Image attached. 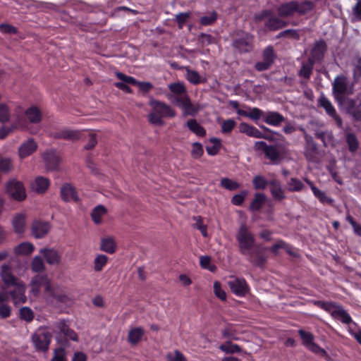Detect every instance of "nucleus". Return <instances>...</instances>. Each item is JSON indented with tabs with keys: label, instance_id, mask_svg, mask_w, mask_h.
I'll list each match as a JSON object with an SVG mask.
<instances>
[{
	"label": "nucleus",
	"instance_id": "nucleus-1",
	"mask_svg": "<svg viewBox=\"0 0 361 361\" xmlns=\"http://www.w3.org/2000/svg\"><path fill=\"white\" fill-rule=\"evenodd\" d=\"M1 278L5 286L8 288L14 287V289L9 291L14 305H18L25 303L27 297L25 295L26 285L20 279L16 277L12 271L11 266L8 264H3L1 267Z\"/></svg>",
	"mask_w": 361,
	"mask_h": 361
},
{
	"label": "nucleus",
	"instance_id": "nucleus-2",
	"mask_svg": "<svg viewBox=\"0 0 361 361\" xmlns=\"http://www.w3.org/2000/svg\"><path fill=\"white\" fill-rule=\"evenodd\" d=\"M152 107V112L148 115V121L155 126H162L164 125L163 117H175L176 111L164 102L151 99L149 102Z\"/></svg>",
	"mask_w": 361,
	"mask_h": 361
},
{
	"label": "nucleus",
	"instance_id": "nucleus-3",
	"mask_svg": "<svg viewBox=\"0 0 361 361\" xmlns=\"http://www.w3.org/2000/svg\"><path fill=\"white\" fill-rule=\"evenodd\" d=\"M314 4L310 1H304L298 2L297 1H291L280 5L276 11L279 17L286 18L293 16L295 13L299 15H305L312 10Z\"/></svg>",
	"mask_w": 361,
	"mask_h": 361
},
{
	"label": "nucleus",
	"instance_id": "nucleus-4",
	"mask_svg": "<svg viewBox=\"0 0 361 361\" xmlns=\"http://www.w3.org/2000/svg\"><path fill=\"white\" fill-rule=\"evenodd\" d=\"M236 239L238 242L239 250L244 255L249 254L257 246L255 245L254 235L245 224L240 225L236 234Z\"/></svg>",
	"mask_w": 361,
	"mask_h": 361
},
{
	"label": "nucleus",
	"instance_id": "nucleus-5",
	"mask_svg": "<svg viewBox=\"0 0 361 361\" xmlns=\"http://www.w3.org/2000/svg\"><path fill=\"white\" fill-rule=\"evenodd\" d=\"M353 93L351 88L348 86L347 78L344 76H337L333 82V94L335 99L340 105L343 104V100L347 99L344 95Z\"/></svg>",
	"mask_w": 361,
	"mask_h": 361
},
{
	"label": "nucleus",
	"instance_id": "nucleus-6",
	"mask_svg": "<svg viewBox=\"0 0 361 361\" xmlns=\"http://www.w3.org/2000/svg\"><path fill=\"white\" fill-rule=\"evenodd\" d=\"M233 46L240 53L250 52L253 48V36L248 32L238 30L235 33Z\"/></svg>",
	"mask_w": 361,
	"mask_h": 361
},
{
	"label": "nucleus",
	"instance_id": "nucleus-7",
	"mask_svg": "<svg viewBox=\"0 0 361 361\" xmlns=\"http://www.w3.org/2000/svg\"><path fill=\"white\" fill-rule=\"evenodd\" d=\"M6 192L13 200L21 202L26 197V191L23 183L17 179L9 180L5 185Z\"/></svg>",
	"mask_w": 361,
	"mask_h": 361
},
{
	"label": "nucleus",
	"instance_id": "nucleus-8",
	"mask_svg": "<svg viewBox=\"0 0 361 361\" xmlns=\"http://www.w3.org/2000/svg\"><path fill=\"white\" fill-rule=\"evenodd\" d=\"M52 335L44 328H40L32 336V341L37 350L46 352L49 349Z\"/></svg>",
	"mask_w": 361,
	"mask_h": 361
},
{
	"label": "nucleus",
	"instance_id": "nucleus-9",
	"mask_svg": "<svg viewBox=\"0 0 361 361\" xmlns=\"http://www.w3.org/2000/svg\"><path fill=\"white\" fill-rule=\"evenodd\" d=\"M41 157L44 164L45 169L48 171L59 170L62 159L54 149H49L42 153Z\"/></svg>",
	"mask_w": 361,
	"mask_h": 361
},
{
	"label": "nucleus",
	"instance_id": "nucleus-10",
	"mask_svg": "<svg viewBox=\"0 0 361 361\" xmlns=\"http://www.w3.org/2000/svg\"><path fill=\"white\" fill-rule=\"evenodd\" d=\"M173 103L183 109V116H194L199 111L198 105L192 103L188 94L183 97H174Z\"/></svg>",
	"mask_w": 361,
	"mask_h": 361
},
{
	"label": "nucleus",
	"instance_id": "nucleus-11",
	"mask_svg": "<svg viewBox=\"0 0 361 361\" xmlns=\"http://www.w3.org/2000/svg\"><path fill=\"white\" fill-rule=\"evenodd\" d=\"M30 286L31 293L37 295L39 293L42 286L44 287L45 293L47 294L54 285L51 284L47 274H37L32 278Z\"/></svg>",
	"mask_w": 361,
	"mask_h": 361
},
{
	"label": "nucleus",
	"instance_id": "nucleus-12",
	"mask_svg": "<svg viewBox=\"0 0 361 361\" xmlns=\"http://www.w3.org/2000/svg\"><path fill=\"white\" fill-rule=\"evenodd\" d=\"M47 295L62 304L68 305L73 302V298L71 293L65 287L58 285L53 286Z\"/></svg>",
	"mask_w": 361,
	"mask_h": 361
},
{
	"label": "nucleus",
	"instance_id": "nucleus-13",
	"mask_svg": "<svg viewBox=\"0 0 361 361\" xmlns=\"http://www.w3.org/2000/svg\"><path fill=\"white\" fill-rule=\"evenodd\" d=\"M228 286L231 292L239 297H244L250 290L249 286L244 279L234 276H229Z\"/></svg>",
	"mask_w": 361,
	"mask_h": 361
},
{
	"label": "nucleus",
	"instance_id": "nucleus-14",
	"mask_svg": "<svg viewBox=\"0 0 361 361\" xmlns=\"http://www.w3.org/2000/svg\"><path fill=\"white\" fill-rule=\"evenodd\" d=\"M318 105L322 107L326 113L335 120L338 127H342V118L336 114V109L331 102L324 95L322 94L319 98Z\"/></svg>",
	"mask_w": 361,
	"mask_h": 361
},
{
	"label": "nucleus",
	"instance_id": "nucleus-15",
	"mask_svg": "<svg viewBox=\"0 0 361 361\" xmlns=\"http://www.w3.org/2000/svg\"><path fill=\"white\" fill-rule=\"evenodd\" d=\"M54 139H63L75 142L81 138V132L78 130L61 129L51 134Z\"/></svg>",
	"mask_w": 361,
	"mask_h": 361
},
{
	"label": "nucleus",
	"instance_id": "nucleus-16",
	"mask_svg": "<svg viewBox=\"0 0 361 361\" xmlns=\"http://www.w3.org/2000/svg\"><path fill=\"white\" fill-rule=\"evenodd\" d=\"M264 247L257 245L249 254L246 255L248 257V260L255 266L263 268L265 262L266 257L263 255Z\"/></svg>",
	"mask_w": 361,
	"mask_h": 361
},
{
	"label": "nucleus",
	"instance_id": "nucleus-17",
	"mask_svg": "<svg viewBox=\"0 0 361 361\" xmlns=\"http://www.w3.org/2000/svg\"><path fill=\"white\" fill-rule=\"evenodd\" d=\"M305 156L308 161H313L316 154H318L317 145L313 140L312 136L305 132Z\"/></svg>",
	"mask_w": 361,
	"mask_h": 361
},
{
	"label": "nucleus",
	"instance_id": "nucleus-18",
	"mask_svg": "<svg viewBox=\"0 0 361 361\" xmlns=\"http://www.w3.org/2000/svg\"><path fill=\"white\" fill-rule=\"evenodd\" d=\"M39 252L44 256L48 264L57 265L60 264L61 256L57 250L43 247L39 250Z\"/></svg>",
	"mask_w": 361,
	"mask_h": 361
},
{
	"label": "nucleus",
	"instance_id": "nucleus-19",
	"mask_svg": "<svg viewBox=\"0 0 361 361\" xmlns=\"http://www.w3.org/2000/svg\"><path fill=\"white\" fill-rule=\"evenodd\" d=\"M50 185V180L49 178L44 176H37L31 183L30 188L32 191L37 194H44L49 189Z\"/></svg>",
	"mask_w": 361,
	"mask_h": 361
},
{
	"label": "nucleus",
	"instance_id": "nucleus-20",
	"mask_svg": "<svg viewBox=\"0 0 361 361\" xmlns=\"http://www.w3.org/2000/svg\"><path fill=\"white\" fill-rule=\"evenodd\" d=\"M38 145L33 138H29L23 142L18 148V155L20 158L25 159L32 154L37 149Z\"/></svg>",
	"mask_w": 361,
	"mask_h": 361
},
{
	"label": "nucleus",
	"instance_id": "nucleus-21",
	"mask_svg": "<svg viewBox=\"0 0 361 361\" xmlns=\"http://www.w3.org/2000/svg\"><path fill=\"white\" fill-rule=\"evenodd\" d=\"M51 226L48 222L35 221L31 227L32 233L36 238L44 237L50 231Z\"/></svg>",
	"mask_w": 361,
	"mask_h": 361
},
{
	"label": "nucleus",
	"instance_id": "nucleus-22",
	"mask_svg": "<svg viewBox=\"0 0 361 361\" xmlns=\"http://www.w3.org/2000/svg\"><path fill=\"white\" fill-rule=\"evenodd\" d=\"M342 106L355 120H361V100L359 104L356 105L355 102L351 99H344Z\"/></svg>",
	"mask_w": 361,
	"mask_h": 361
},
{
	"label": "nucleus",
	"instance_id": "nucleus-23",
	"mask_svg": "<svg viewBox=\"0 0 361 361\" xmlns=\"http://www.w3.org/2000/svg\"><path fill=\"white\" fill-rule=\"evenodd\" d=\"M24 114L30 123L38 124L42 120V113L37 106H31L26 109Z\"/></svg>",
	"mask_w": 361,
	"mask_h": 361
},
{
	"label": "nucleus",
	"instance_id": "nucleus-24",
	"mask_svg": "<svg viewBox=\"0 0 361 361\" xmlns=\"http://www.w3.org/2000/svg\"><path fill=\"white\" fill-rule=\"evenodd\" d=\"M61 197L65 202L73 200L78 202L79 198L75 188L68 183L64 184L61 188Z\"/></svg>",
	"mask_w": 361,
	"mask_h": 361
},
{
	"label": "nucleus",
	"instance_id": "nucleus-25",
	"mask_svg": "<svg viewBox=\"0 0 361 361\" xmlns=\"http://www.w3.org/2000/svg\"><path fill=\"white\" fill-rule=\"evenodd\" d=\"M326 49V45L324 40H319L315 42L314 47L311 50L310 57L314 62L323 59L324 52Z\"/></svg>",
	"mask_w": 361,
	"mask_h": 361
},
{
	"label": "nucleus",
	"instance_id": "nucleus-26",
	"mask_svg": "<svg viewBox=\"0 0 361 361\" xmlns=\"http://www.w3.org/2000/svg\"><path fill=\"white\" fill-rule=\"evenodd\" d=\"M116 243L114 238L112 236H106L101 239L100 250L109 254H113L116 250Z\"/></svg>",
	"mask_w": 361,
	"mask_h": 361
},
{
	"label": "nucleus",
	"instance_id": "nucleus-27",
	"mask_svg": "<svg viewBox=\"0 0 361 361\" xmlns=\"http://www.w3.org/2000/svg\"><path fill=\"white\" fill-rule=\"evenodd\" d=\"M145 334L143 328L140 326L131 328L128 334V341L133 345H136Z\"/></svg>",
	"mask_w": 361,
	"mask_h": 361
},
{
	"label": "nucleus",
	"instance_id": "nucleus-28",
	"mask_svg": "<svg viewBox=\"0 0 361 361\" xmlns=\"http://www.w3.org/2000/svg\"><path fill=\"white\" fill-rule=\"evenodd\" d=\"M26 216L23 213H18L15 215L12 221V225L15 233H23L25 228Z\"/></svg>",
	"mask_w": 361,
	"mask_h": 361
},
{
	"label": "nucleus",
	"instance_id": "nucleus-29",
	"mask_svg": "<svg viewBox=\"0 0 361 361\" xmlns=\"http://www.w3.org/2000/svg\"><path fill=\"white\" fill-rule=\"evenodd\" d=\"M270 191L273 197L279 201L285 199L283 190L282 189L280 182L276 179L272 180L269 182Z\"/></svg>",
	"mask_w": 361,
	"mask_h": 361
},
{
	"label": "nucleus",
	"instance_id": "nucleus-30",
	"mask_svg": "<svg viewBox=\"0 0 361 361\" xmlns=\"http://www.w3.org/2000/svg\"><path fill=\"white\" fill-rule=\"evenodd\" d=\"M335 319L341 321L345 324H349L351 323L352 319L349 314L345 310L341 305H338L336 308V310L332 311V316Z\"/></svg>",
	"mask_w": 361,
	"mask_h": 361
},
{
	"label": "nucleus",
	"instance_id": "nucleus-31",
	"mask_svg": "<svg viewBox=\"0 0 361 361\" xmlns=\"http://www.w3.org/2000/svg\"><path fill=\"white\" fill-rule=\"evenodd\" d=\"M35 250L34 245L29 242H23L16 245L13 251L17 255L28 256L31 255Z\"/></svg>",
	"mask_w": 361,
	"mask_h": 361
},
{
	"label": "nucleus",
	"instance_id": "nucleus-32",
	"mask_svg": "<svg viewBox=\"0 0 361 361\" xmlns=\"http://www.w3.org/2000/svg\"><path fill=\"white\" fill-rule=\"evenodd\" d=\"M168 87L170 91L174 94L173 96L169 97V98L173 99V102L174 97H183V95L188 94L185 86L183 82L171 83Z\"/></svg>",
	"mask_w": 361,
	"mask_h": 361
},
{
	"label": "nucleus",
	"instance_id": "nucleus-33",
	"mask_svg": "<svg viewBox=\"0 0 361 361\" xmlns=\"http://www.w3.org/2000/svg\"><path fill=\"white\" fill-rule=\"evenodd\" d=\"M239 130L241 133H245L246 135L250 137H254L257 138L264 137L267 139V137L264 136L263 134L260 133L256 128L250 126L245 123H242L240 124Z\"/></svg>",
	"mask_w": 361,
	"mask_h": 361
},
{
	"label": "nucleus",
	"instance_id": "nucleus-34",
	"mask_svg": "<svg viewBox=\"0 0 361 361\" xmlns=\"http://www.w3.org/2000/svg\"><path fill=\"white\" fill-rule=\"evenodd\" d=\"M314 63V60L312 58H309L307 61L303 62L302 67L298 72L299 76L306 80H309L312 73Z\"/></svg>",
	"mask_w": 361,
	"mask_h": 361
},
{
	"label": "nucleus",
	"instance_id": "nucleus-35",
	"mask_svg": "<svg viewBox=\"0 0 361 361\" xmlns=\"http://www.w3.org/2000/svg\"><path fill=\"white\" fill-rule=\"evenodd\" d=\"M287 24V22L271 15L266 22L265 26L270 30H276L286 27Z\"/></svg>",
	"mask_w": 361,
	"mask_h": 361
},
{
	"label": "nucleus",
	"instance_id": "nucleus-36",
	"mask_svg": "<svg viewBox=\"0 0 361 361\" xmlns=\"http://www.w3.org/2000/svg\"><path fill=\"white\" fill-rule=\"evenodd\" d=\"M107 213L106 207L102 204L95 207L91 213V217L93 222L99 225L102 223V217Z\"/></svg>",
	"mask_w": 361,
	"mask_h": 361
},
{
	"label": "nucleus",
	"instance_id": "nucleus-37",
	"mask_svg": "<svg viewBox=\"0 0 361 361\" xmlns=\"http://www.w3.org/2000/svg\"><path fill=\"white\" fill-rule=\"evenodd\" d=\"M186 125L190 130L197 135L204 137L206 135L204 128L200 126L195 119L188 120Z\"/></svg>",
	"mask_w": 361,
	"mask_h": 361
},
{
	"label": "nucleus",
	"instance_id": "nucleus-38",
	"mask_svg": "<svg viewBox=\"0 0 361 361\" xmlns=\"http://www.w3.org/2000/svg\"><path fill=\"white\" fill-rule=\"evenodd\" d=\"M266 199V195L264 193H256L250 205V209L251 211L259 210L264 204Z\"/></svg>",
	"mask_w": 361,
	"mask_h": 361
},
{
	"label": "nucleus",
	"instance_id": "nucleus-39",
	"mask_svg": "<svg viewBox=\"0 0 361 361\" xmlns=\"http://www.w3.org/2000/svg\"><path fill=\"white\" fill-rule=\"evenodd\" d=\"M186 78L193 85H198L200 83L206 82L207 80L202 78L196 71L186 68Z\"/></svg>",
	"mask_w": 361,
	"mask_h": 361
},
{
	"label": "nucleus",
	"instance_id": "nucleus-40",
	"mask_svg": "<svg viewBox=\"0 0 361 361\" xmlns=\"http://www.w3.org/2000/svg\"><path fill=\"white\" fill-rule=\"evenodd\" d=\"M31 270L35 273H42L45 271L44 262L40 256H35L33 257L31 264Z\"/></svg>",
	"mask_w": 361,
	"mask_h": 361
},
{
	"label": "nucleus",
	"instance_id": "nucleus-41",
	"mask_svg": "<svg viewBox=\"0 0 361 361\" xmlns=\"http://www.w3.org/2000/svg\"><path fill=\"white\" fill-rule=\"evenodd\" d=\"M108 262V257L105 255H98L94 259V270L96 272H99L106 266Z\"/></svg>",
	"mask_w": 361,
	"mask_h": 361
},
{
	"label": "nucleus",
	"instance_id": "nucleus-42",
	"mask_svg": "<svg viewBox=\"0 0 361 361\" xmlns=\"http://www.w3.org/2000/svg\"><path fill=\"white\" fill-rule=\"evenodd\" d=\"M266 157L271 161H277L280 160V153L276 146L269 145L264 151Z\"/></svg>",
	"mask_w": 361,
	"mask_h": 361
},
{
	"label": "nucleus",
	"instance_id": "nucleus-43",
	"mask_svg": "<svg viewBox=\"0 0 361 361\" xmlns=\"http://www.w3.org/2000/svg\"><path fill=\"white\" fill-rule=\"evenodd\" d=\"M285 120L284 117L279 113L274 112L267 115L265 122L273 126H277Z\"/></svg>",
	"mask_w": 361,
	"mask_h": 361
},
{
	"label": "nucleus",
	"instance_id": "nucleus-44",
	"mask_svg": "<svg viewBox=\"0 0 361 361\" xmlns=\"http://www.w3.org/2000/svg\"><path fill=\"white\" fill-rule=\"evenodd\" d=\"M287 187L290 192H299L304 188V185L299 179L291 178L287 183Z\"/></svg>",
	"mask_w": 361,
	"mask_h": 361
},
{
	"label": "nucleus",
	"instance_id": "nucleus-45",
	"mask_svg": "<svg viewBox=\"0 0 361 361\" xmlns=\"http://www.w3.org/2000/svg\"><path fill=\"white\" fill-rule=\"evenodd\" d=\"M219 348L226 353H235L241 352V348L232 343L231 341H227L220 345Z\"/></svg>",
	"mask_w": 361,
	"mask_h": 361
},
{
	"label": "nucleus",
	"instance_id": "nucleus-46",
	"mask_svg": "<svg viewBox=\"0 0 361 361\" xmlns=\"http://www.w3.org/2000/svg\"><path fill=\"white\" fill-rule=\"evenodd\" d=\"M20 318L27 322H31L34 318L33 311L28 307H21L19 310Z\"/></svg>",
	"mask_w": 361,
	"mask_h": 361
},
{
	"label": "nucleus",
	"instance_id": "nucleus-47",
	"mask_svg": "<svg viewBox=\"0 0 361 361\" xmlns=\"http://www.w3.org/2000/svg\"><path fill=\"white\" fill-rule=\"evenodd\" d=\"M192 219L195 221L193 227L200 230L204 237H207V226L203 224L202 216H195Z\"/></svg>",
	"mask_w": 361,
	"mask_h": 361
},
{
	"label": "nucleus",
	"instance_id": "nucleus-48",
	"mask_svg": "<svg viewBox=\"0 0 361 361\" xmlns=\"http://www.w3.org/2000/svg\"><path fill=\"white\" fill-rule=\"evenodd\" d=\"M221 187L228 190H235L240 188V184L228 178H224L220 183Z\"/></svg>",
	"mask_w": 361,
	"mask_h": 361
},
{
	"label": "nucleus",
	"instance_id": "nucleus-49",
	"mask_svg": "<svg viewBox=\"0 0 361 361\" xmlns=\"http://www.w3.org/2000/svg\"><path fill=\"white\" fill-rule=\"evenodd\" d=\"M263 61L267 62L271 66L274 63L276 55L272 47H268L263 51Z\"/></svg>",
	"mask_w": 361,
	"mask_h": 361
},
{
	"label": "nucleus",
	"instance_id": "nucleus-50",
	"mask_svg": "<svg viewBox=\"0 0 361 361\" xmlns=\"http://www.w3.org/2000/svg\"><path fill=\"white\" fill-rule=\"evenodd\" d=\"M10 109L5 104H0V122L6 123L10 120Z\"/></svg>",
	"mask_w": 361,
	"mask_h": 361
},
{
	"label": "nucleus",
	"instance_id": "nucleus-51",
	"mask_svg": "<svg viewBox=\"0 0 361 361\" xmlns=\"http://www.w3.org/2000/svg\"><path fill=\"white\" fill-rule=\"evenodd\" d=\"M254 188L258 189H265L268 185V181L262 176H256L252 180Z\"/></svg>",
	"mask_w": 361,
	"mask_h": 361
},
{
	"label": "nucleus",
	"instance_id": "nucleus-52",
	"mask_svg": "<svg viewBox=\"0 0 361 361\" xmlns=\"http://www.w3.org/2000/svg\"><path fill=\"white\" fill-rule=\"evenodd\" d=\"M346 141L350 152H353L357 149L359 145L358 140L353 133L347 135Z\"/></svg>",
	"mask_w": 361,
	"mask_h": 361
},
{
	"label": "nucleus",
	"instance_id": "nucleus-53",
	"mask_svg": "<svg viewBox=\"0 0 361 361\" xmlns=\"http://www.w3.org/2000/svg\"><path fill=\"white\" fill-rule=\"evenodd\" d=\"M210 262H211L210 257H209L207 255L200 257V266L204 269H207L210 271L214 272L216 271V267L214 264H211Z\"/></svg>",
	"mask_w": 361,
	"mask_h": 361
},
{
	"label": "nucleus",
	"instance_id": "nucleus-54",
	"mask_svg": "<svg viewBox=\"0 0 361 361\" xmlns=\"http://www.w3.org/2000/svg\"><path fill=\"white\" fill-rule=\"evenodd\" d=\"M217 17V13L214 11L209 16H202L200 18V23L203 25H212L216 20Z\"/></svg>",
	"mask_w": 361,
	"mask_h": 361
},
{
	"label": "nucleus",
	"instance_id": "nucleus-55",
	"mask_svg": "<svg viewBox=\"0 0 361 361\" xmlns=\"http://www.w3.org/2000/svg\"><path fill=\"white\" fill-rule=\"evenodd\" d=\"M0 31L4 34L16 35L18 33L17 27L8 23L0 24Z\"/></svg>",
	"mask_w": 361,
	"mask_h": 361
},
{
	"label": "nucleus",
	"instance_id": "nucleus-56",
	"mask_svg": "<svg viewBox=\"0 0 361 361\" xmlns=\"http://www.w3.org/2000/svg\"><path fill=\"white\" fill-rule=\"evenodd\" d=\"M214 292L215 295L221 299V300H226V293L221 288V283L219 281H215L214 283Z\"/></svg>",
	"mask_w": 361,
	"mask_h": 361
},
{
	"label": "nucleus",
	"instance_id": "nucleus-57",
	"mask_svg": "<svg viewBox=\"0 0 361 361\" xmlns=\"http://www.w3.org/2000/svg\"><path fill=\"white\" fill-rule=\"evenodd\" d=\"M12 169V161L9 158L0 157V170L7 173Z\"/></svg>",
	"mask_w": 361,
	"mask_h": 361
},
{
	"label": "nucleus",
	"instance_id": "nucleus-58",
	"mask_svg": "<svg viewBox=\"0 0 361 361\" xmlns=\"http://www.w3.org/2000/svg\"><path fill=\"white\" fill-rule=\"evenodd\" d=\"M51 361H67L65 349L63 348L55 349Z\"/></svg>",
	"mask_w": 361,
	"mask_h": 361
},
{
	"label": "nucleus",
	"instance_id": "nucleus-59",
	"mask_svg": "<svg viewBox=\"0 0 361 361\" xmlns=\"http://www.w3.org/2000/svg\"><path fill=\"white\" fill-rule=\"evenodd\" d=\"M89 139L87 143L84 146L85 150H91L93 149L95 146L97 145L98 140L97 138V135L94 133H90L89 134Z\"/></svg>",
	"mask_w": 361,
	"mask_h": 361
},
{
	"label": "nucleus",
	"instance_id": "nucleus-60",
	"mask_svg": "<svg viewBox=\"0 0 361 361\" xmlns=\"http://www.w3.org/2000/svg\"><path fill=\"white\" fill-rule=\"evenodd\" d=\"M314 195L319 200V201L324 204L327 203L331 204L333 202V200L327 197L324 192L321 191L318 188L313 192Z\"/></svg>",
	"mask_w": 361,
	"mask_h": 361
},
{
	"label": "nucleus",
	"instance_id": "nucleus-61",
	"mask_svg": "<svg viewBox=\"0 0 361 361\" xmlns=\"http://www.w3.org/2000/svg\"><path fill=\"white\" fill-rule=\"evenodd\" d=\"M202 145L199 142L192 144V149L191 151L192 157L194 159H199L203 154Z\"/></svg>",
	"mask_w": 361,
	"mask_h": 361
},
{
	"label": "nucleus",
	"instance_id": "nucleus-62",
	"mask_svg": "<svg viewBox=\"0 0 361 361\" xmlns=\"http://www.w3.org/2000/svg\"><path fill=\"white\" fill-rule=\"evenodd\" d=\"M317 305L322 307V309L325 310L326 311L330 312L331 315L332 316V311L336 310V308L338 307L336 303L334 302H325L322 301H318L317 302Z\"/></svg>",
	"mask_w": 361,
	"mask_h": 361
},
{
	"label": "nucleus",
	"instance_id": "nucleus-63",
	"mask_svg": "<svg viewBox=\"0 0 361 361\" xmlns=\"http://www.w3.org/2000/svg\"><path fill=\"white\" fill-rule=\"evenodd\" d=\"M235 126V122L232 119L224 121L221 125V131L224 133H230Z\"/></svg>",
	"mask_w": 361,
	"mask_h": 361
},
{
	"label": "nucleus",
	"instance_id": "nucleus-64",
	"mask_svg": "<svg viewBox=\"0 0 361 361\" xmlns=\"http://www.w3.org/2000/svg\"><path fill=\"white\" fill-rule=\"evenodd\" d=\"M168 361H186L185 356L178 350H176L173 355L169 353L167 355Z\"/></svg>",
	"mask_w": 361,
	"mask_h": 361
}]
</instances>
